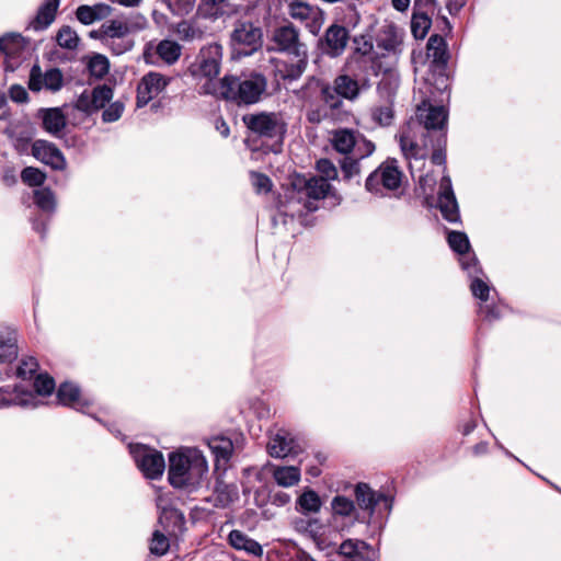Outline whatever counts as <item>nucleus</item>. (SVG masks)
<instances>
[{
	"mask_svg": "<svg viewBox=\"0 0 561 561\" xmlns=\"http://www.w3.org/2000/svg\"><path fill=\"white\" fill-rule=\"evenodd\" d=\"M58 401L67 407L83 411L89 405L87 400L81 399L79 388L71 382H64L57 390Z\"/></svg>",
	"mask_w": 561,
	"mask_h": 561,
	"instance_id": "cd10ccee",
	"label": "nucleus"
},
{
	"mask_svg": "<svg viewBox=\"0 0 561 561\" xmlns=\"http://www.w3.org/2000/svg\"><path fill=\"white\" fill-rule=\"evenodd\" d=\"M34 202L43 210L50 211L55 208V197L49 188L34 192Z\"/></svg>",
	"mask_w": 561,
	"mask_h": 561,
	"instance_id": "3c124183",
	"label": "nucleus"
},
{
	"mask_svg": "<svg viewBox=\"0 0 561 561\" xmlns=\"http://www.w3.org/2000/svg\"><path fill=\"white\" fill-rule=\"evenodd\" d=\"M291 561H316L307 552L299 550L295 553Z\"/></svg>",
	"mask_w": 561,
	"mask_h": 561,
	"instance_id": "774afa93",
	"label": "nucleus"
},
{
	"mask_svg": "<svg viewBox=\"0 0 561 561\" xmlns=\"http://www.w3.org/2000/svg\"><path fill=\"white\" fill-rule=\"evenodd\" d=\"M157 55L168 65L175 64L182 54V47L174 41L163 39L156 47Z\"/></svg>",
	"mask_w": 561,
	"mask_h": 561,
	"instance_id": "473e14b6",
	"label": "nucleus"
},
{
	"mask_svg": "<svg viewBox=\"0 0 561 561\" xmlns=\"http://www.w3.org/2000/svg\"><path fill=\"white\" fill-rule=\"evenodd\" d=\"M428 152L432 150L431 160L434 164L442 165L446 162L445 147L446 133H436L435 138L427 139Z\"/></svg>",
	"mask_w": 561,
	"mask_h": 561,
	"instance_id": "f704fd0d",
	"label": "nucleus"
},
{
	"mask_svg": "<svg viewBox=\"0 0 561 561\" xmlns=\"http://www.w3.org/2000/svg\"><path fill=\"white\" fill-rule=\"evenodd\" d=\"M32 154L35 159L49 165L54 170H64L66 159L59 148L47 140L37 139L32 145Z\"/></svg>",
	"mask_w": 561,
	"mask_h": 561,
	"instance_id": "dca6fc26",
	"label": "nucleus"
},
{
	"mask_svg": "<svg viewBox=\"0 0 561 561\" xmlns=\"http://www.w3.org/2000/svg\"><path fill=\"white\" fill-rule=\"evenodd\" d=\"M371 548L367 542L359 539H346L339 547V554L346 558V560L366 553Z\"/></svg>",
	"mask_w": 561,
	"mask_h": 561,
	"instance_id": "79ce46f5",
	"label": "nucleus"
},
{
	"mask_svg": "<svg viewBox=\"0 0 561 561\" xmlns=\"http://www.w3.org/2000/svg\"><path fill=\"white\" fill-rule=\"evenodd\" d=\"M229 542L233 548L244 550L256 557L263 553L262 546L240 530H232L229 534Z\"/></svg>",
	"mask_w": 561,
	"mask_h": 561,
	"instance_id": "2f4dec72",
	"label": "nucleus"
},
{
	"mask_svg": "<svg viewBox=\"0 0 561 561\" xmlns=\"http://www.w3.org/2000/svg\"><path fill=\"white\" fill-rule=\"evenodd\" d=\"M242 121L249 130L261 137H282L286 131V124L276 113L247 114Z\"/></svg>",
	"mask_w": 561,
	"mask_h": 561,
	"instance_id": "9d476101",
	"label": "nucleus"
},
{
	"mask_svg": "<svg viewBox=\"0 0 561 561\" xmlns=\"http://www.w3.org/2000/svg\"><path fill=\"white\" fill-rule=\"evenodd\" d=\"M124 103L116 101L111 103L103 112L102 119L105 123H113L121 118L124 112Z\"/></svg>",
	"mask_w": 561,
	"mask_h": 561,
	"instance_id": "13d9d810",
	"label": "nucleus"
},
{
	"mask_svg": "<svg viewBox=\"0 0 561 561\" xmlns=\"http://www.w3.org/2000/svg\"><path fill=\"white\" fill-rule=\"evenodd\" d=\"M112 12V8L105 3L94 5H79L76 10V18L84 25H90L96 21L106 19Z\"/></svg>",
	"mask_w": 561,
	"mask_h": 561,
	"instance_id": "a878e982",
	"label": "nucleus"
},
{
	"mask_svg": "<svg viewBox=\"0 0 561 561\" xmlns=\"http://www.w3.org/2000/svg\"><path fill=\"white\" fill-rule=\"evenodd\" d=\"M447 113L443 106H419L416 122L409 126L408 131L400 135V148L409 160V167L413 174L414 164L421 170L428 157L427 139L435 138V134L446 133Z\"/></svg>",
	"mask_w": 561,
	"mask_h": 561,
	"instance_id": "f03ea898",
	"label": "nucleus"
},
{
	"mask_svg": "<svg viewBox=\"0 0 561 561\" xmlns=\"http://www.w3.org/2000/svg\"><path fill=\"white\" fill-rule=\"evenodd\" d=\"M348 39L350 33L345 26L332 24L327 28L320 46L325 55L339 57L344 53Z\"/></svg>",
	"mask_w": 561,
	"mask_h": 561,
	"instance_id": "2eb2a0df",
	"label": "nucleus"
},
{
	"mask_svg": "<svg viewBox=\"0 0 561 561\" xmlns=\"http://www.w3.org/2000/svg\"><path fill=\"white\" fill-rule=\"evenodd\" d=\"M59 4L60 0H45L31 22V27L34 31L46 30L55 21Z\"/></svg>",
	"mask_w": 561,
	"mask_h": 561,
	"instance_id": "393cba45",
	"label": "nucleus"
},
{
	"mask_svg": "<svg viewBox=\"0 0 561 561\" xmlns=\"http://www.w3.org/2000/svg\"><path fill=\"white\" fill-rule=\"evenodd\" d=\"M26 42L21 34L2 35V54L5 55V70L13 71L21 62Z\"/></svg>",
	"mask_w": 561,
	"mask_h": 561,
	"instance_id": "f3484780",
	"label": "nucleus"
},
{
	"mask_svg": "<svg viewBox=\"0 0 561 561\" xmlns=\"http://www.w3.org/2000/svg\"><path fill=\"white\" fill-rule=\"evenodd\" d=\"M158 507L160 508V516L159 522L161 524L170 525L172 524L175 528H181L185 523L184 514L171 506V505H161L159 504Z\"/></svg>",
	"mask_w": 561,
	"mask_h": 561,
	"instance_id": "a19ab883",
	"label": "nucleus"
},
{
	"mask_svg": "<svg viewBox=\"0 0 561 561\" xmlns=\"http://www.w3.org/2000/svg\"><path fill=\"white\" fill-rule=\"evenodd\" d=\"M360 93L358 81L347 75H340L333 82L310 77L297 92L306 108V118L318 125L325 121H340L345 114L344 100L354 102Z\"/></svg>",
	"mask_w": 561,
	"mask_h": 561,
	"instance_id": "f257e3e1",
	"label": "nucleus"
},
{
	"mask_svg": "<svg viewBox=\"0 0 561 561\" xmlns=\"http://www.w3.org/2000/svg\"><path fill=\"white\" fill-rule=\"evenodd\" d=\"M88 69L91 76L96 79H102L107 75L110 69L108 59L100 54L92 56L88 62Z\"/></svg>",
	"mask_w": 561,
	"mask_h": 561,
	"instance_id": "49530a36",
	"label": "nucleus"
},
{
	"mask_svg": "<svg viewBox=\"0 0 561 561\" xmlns=\"http://www.w3.org/2000/svg\"><path fill=\"white\" fill-rule=\"evenodd\" d=\"M34 389L41 396H49L55 389V380L48 374H39L35 378Z\"/></svg>",
	"mask_w": 561,
	"mask_h": 561,
	"instance_id": "5fc2aeb1",
	"label": "nucleus"
},
{
	"mask_svg": "<svg viewBox=\"0 0 561 561\" xmlns=\"http://www.w3.org/2000/svg\"><path fill=\"white\" fill-rule=\"evenodd\" d=\"M399 88V79L385 77L377 87L378 94L382 102L371 108L373 121L381 126H390L394 119L393 103Z\"/></svg>",
	"mask_w": 561,
	"mask_h": 561,
	"instance_id": "6e6552de",
	"label": "nucleus"
},
{
	"mask_svg": "<svg viewBox=\"0 0 561 561\" xmlns=\"http://www.w3.org/2000/svg\"><path fill=\"white\" fill-rule=\"evenodd\" d=\"M252 184L257 193H267L272 188V182L268 176L262 173H251Z\"/></svg>",
	"mask_w": 561,
	"mask_h": 561,
	"instance_id": "052dcab7",
	"label": "nucleus"
},
{
	"mask_svg": "<svg viewBox=\"0 0 561 561\" xmlns=\"http://www.w3.org/2000/svg\"><path fill=\"white\" fill-rule=\"evenodd\" d=\"M101 33H103V42H105L130 35V26L126 21L111 20L101 25Z\"/></svg>",
	"mask_w": 561,
	"mask_h": 561,
	"instance_id": "72a5a7b5",
	"label": "nucleus"
},
{
	"mask_svg": "<svg viewBox=\"0 0 561 561\" xmlns=\"http://www.w3.org/2000/svg\"><path fill=\"white\" fill-rule=\"evenodd\" d=\"M169 83V79L158 72L147 73L138 85L137 103L145 105L156 98Z\"/></svg>",
	"mask_w": 561,
	"mask_h": 561,
	"instance_id": "6ab92c4d",
	"label": "nucleus"
},
{
	"mask_svg": "<svg viewBox=\"0 0 561 561\" xmlns=\"http://www.w3.org/2000/svg\"><path fill=\"white\" fill-rule=\"evenodd\" d=\"M215 505L227 507L239 499L238 486L234 483H227L221 478H217L214 486Z\"/></svg>",
	"mask_w": 561,
	"mask_h": 561,
	"instance_id": "c756f323",
	"label": "nucleus"
},
{
	"mask_svg": "<svg viewBox=\"0 0 561 561\" xmlns=\"http://www.w3.org/2000/svg\"><path fill=\"white\" fill-rule=\"evenodd\" d=\"M267 50L296 59L295 64L287 67L285 78L296 80L305 72L308 65V47L300 38L299 28L291 22L285 21L272 30Z\"/></svg>",
	"mask_w": 561,
	"mask_h": 561,
	"instance_id": "20e7f679",
	"label": "nucleus"
},
{
	"mask_svg": "<svg viewBox=\"0 0 561 561\" xmlns=\"http://www.w3.org/2000/svg\"><path fill=\"white\" fill-rule=\"evenodd\" d=\"M427 57L438 67H445L449 59L447 44L443 36L433 34L427 42Z\"/></svg>",
	"mask_w": 561,
	"mask_h": 561,
	"instance_id": "7c9ffc66",
	"label": "nucleus"
},
{
	"mask_svg": "<svg viewBox=\"0 0 561 561\" xmlns=\"http://www.w3.org/2000/svg\"><path fill=\"white\" fill-rule=\"evenodd\" d=\"M9 96L16 103H26L28 101V93L26 89L20 84H13L9 89Z\"/></svg>",
	"mask_w": 561,
	"mask_h": 561,
	"instance_id": "338daca9",
	"label": "nucleus"
},
{
	"mask_svg": "<svg viewBox=\"0 0 561 561\" xmlns=\"http://www.w3.org/2000/svg\"><path fill=\"white\" fill-rule=\"evenodd\" d=\"M210 449L217 457L229 459L232 453V443L227 438H215L209 443Z\"/></svg>",
	"mask_w": 561,
	"mask_h": 561,
	"instance_id": "6e6d98bb",
	"label": "nucleus"
},
{
	"mask_svg": "<svg viewBox=\"0 0 561 561\" xmlns=\"http://www.w3.org/2000/svg\"><path fill=\"white\" fill-rule=\"evenodd\" d=\"M170 542L168 537L159 530L152 534L150 541V552L156 556H163L168 552Z\"/></svg>",
	"mask_w": 561,
	"mask_h": 561,
	"instance_id": "603ef678",
	"label": "nucleus"
},
{
	"mask_svg": "<svg viewBox=\"0 0 561 561\" xmlns=\"http://www.w3.org/2000/svg\"><path fill=\"white\" fill-rule=\"evenodd\" d=\"M75 107L85 114H92L95 112L92 103V95L90 92L84 91L77 100Z\"/></svg>",
	"mask_w": 561,
	"mask_h": 561,
	"instance_id": "e2e57ef3",
	"label": "nucleus"
},
{
	"mask_svg": "<svg viewBox=\"0 0 561 561\" xmlns=\"http://www.w3.org/2000/svg\"><path fill=\"white\" fill-rule=\"evenodd\" d=\"M273 477L275 481L282 486H293L297 484L300 480V470L297 467H277Z\"/></svg>",
	"mask_w": 561,
	"mask_h": 561,
	"instance_id": "4c0bfd02",
	"label": "nucleus"
},
{
	"mask_svg": "<svg viewBox=\"0 0 561 561\" xmlns=\"http://www.w3.org/2000/svg\"><path fill=\"white\" fill-rule=\"evenodd\" d=\"M438 207L443 217L456 222L459 219L458 204L453 192L451 181L449 176H443L439 184Z\"/></svg>",
	"mask_w": 561,
	"mask_h": 561,
	"instance_id": "a211bd4d",
	"label": "nucleus"
},
{
	"mask_svg": "<svg viewBox=\"0 0 561 561\" xmlns=\"http://www.w3.org/2000/svg\"><path fill=\"white\" fill-rule=\"evenodd\" d=\"M38 116L42 118L44 129L53 136H60L67 125V119L61 108H41Z\"/></svg>",
	"mask_w": 561,
	"mask_h": 561,
	"instance_id": "b1692460",
	"label": "nucleus"
},
{
	"mask_svg": "<svg viewBox=\"0 0 561 561\" xmlns=\"http://www.w3.org/2000/svg\"><path fill=\"white\" fill-rule=\"evenodd\" d=\"M331 507L335 516L351 517L356 514L353 501L342 495L333 497Z\"/></svg>",
	"mask_w": 561,
	"mask_h": 561,
	"instance_id": "a18cd8bd",
	"label": "nucleus"
},
{
	"mask_svg": "<svg viewBox=\"0 0 561 561\" xmlns=\"http://www.w3.org/2000/svg\"><path fill=\"white\" fill-rule=\"evenodd\" d=\"M174 33L184 42L201 39L204 35V32L197 26V24L190 20L179 22L174 27Z\"/></svg>",
	"mask_w": 561,
	"mask_h": 561,
	"instance_id": "e433bc0d",
	"label": "nucleus"
},
{
	"mask_svg": "<svg viewBox=\"0 0 561 561\" xmlns=\"http://www.w3.org/2000/svg\"><path fill=\"white\" fill-rule=\"evenodd\" d=\"M437 7L436 0H414L413 13L432 15Z\"/></svg>",
	"mask_w": 561,
	"mask_h": 561,
	"instance_id": "0e129e2a",
	"label": "nucleus"
},
{
	"mask_svg": "<svg viewBox=\"0 0 561 561\" xmlns=\"http://www.w3.org/2000/svg\"><path fill=\"white\" fill-rule=\"evenodd\" d=\"M174 14L187 13L195 0H160Z\"/></svg>",
	"mask_w": 561,
	"mask_h": 561,
	"instance_id": "bf43d9fd",
	"label": "nucleus"
},
{
	"mask_svg": "<svg viewBox=\"0 0 561 561\" xmlns=\"http://www.w3.org/2000/svg\"><path fill=\"white\" fill-rule=\"evenodd\" d=\"M402 172L396 159H387L366 180V188L369 192L379 193L383 187L389 191L397 190L402 181Z\"/></svg>",
	"mask_w": 561,
	"mask_h": 561,
	"instance_id": "1a4fd4ad",
	"label": "nucleus"
},
{
	"mask_svg": "<svg viewBox=\"0 0 561 561\" xmlns=\"http://www.w3.org/2000/svg\"><path fill=\"white\" fill-rule=\"evenodd\" d=\"M355 53L362 56H367L371 53L374 45L370 38L366 36H359L354 38Z\"/></svg>",
	"mask_w": 561,
	"mask_h": 561,
	"instance_id": "69168bd1",
	"label": "nucleus"
},
{
	"mask_svg": "<svg viewBox=\"0 0 561 561\" xmlns=\"http://www.w3.org/2000/svg\"><path fill=\"white\" fill-rule=\"evenodd\" d=\"M64 85V75L59 68H50L43 72L38 64H35L30 71L28 89L33 92H39L46 89L53 93L61 90Z\"/></svg>",
	"mask_w": 561,
	"mask_h": 561,
	"instance_id": "ddd939ff",
	"label": "nucleus"
},
{
	"mask_svg": "<svg viewBox=\"0 0 561 561\" xmlns=\"http://www.w3.org/2000/svg\"><path fill=\"white\" fill-rule=\"evenodd\" d=\"M222 47L219 44H209L203 47L193 66L192 73L207 79L206 82H215L214 79L220 72Z\"/></svg>",
	"mask_w": 561,
	"mask_h": 561,
	"instance_id": "9b49d317",
	"label": "nucleus"
},
{
	"mask_svg": "<svg viewBox=\"0 0 561 561\" xmlns=\"http://www.w3.org/2000/svg\"><path fill=\"white\" fill-rule=\"evenodd\" d=\"M207 471V461L196 448L172 453L169 457L168 480L176 489H196Z\"/></svg>",
	"mask_w": 561,
	"mask_h": 561,
	"instance_id": "39448f33",
	"label": "nucleus"
},
{
	"mask_svg": "<svg viewBox=\"0 0 561 561\" xmlns=\"http://www.w3.org/2000/svg\"><path fill=\"white\" fill-rule=\"evenodd\" d=\"M90 93L95 112L103 108L113 98V90L106 84L95 87Z\"/></svg>",
	"mask_w": 561,
	"mask_h": 561,
	"instance_id": "09e8293b",
	"label": "nucleus"
},
{
	"mask_svg": "<svg viewBox=\"0 0 561 561\" xmlns=\"http://www.w3.org/2000/svg\"><path fill=\"white\" fill-rule=\"evenodd\" d=\"M297 506L304 514L317 513L321 508V500L313 490H306L298 497Z\"/></svg>",
	"mask_w": 561,
	"mask_h": 561,
	"instance_id": "ea45409f",
	"label": "nucleus"
},
{
	"mask_svg": "<svg viewBox=\"0 0 561 561\" xmlns=\"http://www.w3.org/2000/svg\"><path fill=\"white\" fill-rule=\"evenodd\" d=\"M403 43V32L394 24L385 25L378 36L377 45L387 53L399 54Z\"/></svg>",
	"mask_w": 561,
	"mask_h": 561,
	"instance_id": "4be33fe9",
	"label": "nucleus"
},
{
	"mask_svg": "<svg viewBox=\"0 0 561 561\" xmlns=\"http://www.w3.org/2000/svg\"><path fill=\"white\" fill-rule=\"evenodd\" d=\"M448 244L449 247L460 254L462 257L460 259V264L463 270L466 271H473L476 270L478 260L474 255H469L470 251V242L465 232L460 231H450L448 233Z\"/></svg>",
	"mask_w": 561,
	"mask_h": 561,
	"instance_id": "412c9836",
	"label": "nucleus"
},
{
	"mask_svg": "<svg viewBox=\"0 0 561 561\" xmlns=\"http://www.w3.org/2000/svg\"><path fill=\"white\" fill-rule=\"evenodd\" d=\"M432 15L413 13L411 19V32L416 39H423L432 26Z\"/></svg>",
	"mask_w": 561,
	"mask_h": 561,
	"instance_id": "37998d69",
	"label": "nucleus"
},
{
	"mask_svg": "<svg viewBox=\"0 0 561 561\" xmlns=\"http://www.w3.org/2000/svg\"><path fill=\"white\" fill-rule=\"evenodd\" d=\"M133 453L137 467L146 478L154 480L162 476L165 461L160 451L146 446H138Z\"/></svg>",
	"mask_w": 561,
	"mask_h": 561,
	"instance_id": "f8f14e48",
	"label": "nucleus"
},
{
	"mask_svg": "<svg viewBox=\"0 0 561 561\" xmlns=\"http://www.w3.org/2000/svg\"><path fill=\"white\" fill-rule=\"evenodd\" d=\"M5 134L19 153L26 152L32 139V128L27 122L10 124L5 129Z\"/></svg>",
	"mask_w": 561,
	"mask_h": 561,
	"instance_id": "5701e85b",
	"label": "nucleus"
},
{
	"mask_svg": "<svg viewBox=\"0 0 561 561\" xmlns=\"http://www.w3.org/2000/svg\"><path fill=\"white\" fill-rule=\"evenodd\" d=\"M355 497L358 506L368 512L369 517L373 515L379 501L386 500L383 494L375 493L366 483H358L355 488Z\"/></svg>",
	"mask_w": 561,
	"mask_h": 561,
	"instance_id": "c85d7f7f",
	"label": "nucleus"
},
{
	"mask_svg": "<svg viewBox=\"0 0 561 561\" xmlns=\"http://www.w3.org/2000/svg\"><path fill=\"white\" fill-rule=\"evenodd\" d=\"M104 43L115 55H122L130 50L134 46V41L130 35L107 39Z\"/></svg>",
	"mask_w": 561,
	"mask_h": 561,
	"instance_id": "864d4df0",
	"label": "nucleus"
},
{
	"mask_svg": "<svg viewBox=\"0 0 561 561\" xmlns=\"http://www.w3.org/2000/svg\"><path fill=\"white\" fill-rule=\"evenodd\" d=\"M16 331L11 327H5L2 331V364L8 363L5 375L8 378L16 377L21 380L31 379L37 371L39 365L35 357L28 356L22 358L14 367L12 362L18 357Z\"/></svg>",
	"mask_w": 561,
	"mask_h": 561,
	"instance_id": "423d86ee",
	"label": "nucleus"
},
{
	"mask_svg": "<svg viewBox=\"0 0 561 561\" xmlns=\"http://www.w3.org/2000/svg\"><path fill=\"white\" fill-rule=\"evenodd\" d=\"M267 78L262 72L252 70L240 75H226L218 82H205L204 94H211L237 106L259 103L266 94Z\"/></svg>",
	"mask_w": 561,
	"mask_h": 561,
	"instance_id": "7ed1b4c3",
	"label": "nucleus"
},
{
	"mask_svg": "<svg viewBox=\"0 0 561 561\" xmlns=\"http://www.w3.org/2000/svg\"><path fill=\"white\" fill-rule=\"evenodd\" d=\"M231 37L236 45L247 47L248 50H244V54H249L261 46L262 30L252 23H240L236 26Z\"/></svg>",
	"mask_w": 561,
	"mask_h": 561,
	"instance_id": "aec40b11",
	"label": "nucleus"
},
{
	"mask_svg": "<svg viewBox=\"0 0 561 561\" xmlns=\"http://www.w3.org/2000/svg\"><path fill=\"white\" fill-rule=\"evenodd\" d=\"M363 159L364 158L356 157L355 154L343 157L340 161V167L345 180H351L352 178L359 175V161Z\"/></svg>",
	"mask_w": 561,
	"mask_h": 561,
	"instance_id": "de8ad7c7",
	"label": "nucleus"
},
{
	"mask_svg": "<svg viewBox=\"0 0 561 561\" xmlns=\"http://www.w3.org/2000/svg\"><path fill=\"white\" fill-rule=\"evenodd\" d=\"M329 141L332 148L343 157L355 154L367 158L376 149L375 144L364 135L350 128H337L330 133Z\"/></svg>",
	"mask_w": 561,
	"mask_h": 561,
	"instance_id": "0eeeda50",
	"label": "nucleus"
},
{
	"mask_svg": "<svg viewBox=\"0 0 561 561\" xmlns=\"http://www.w3.org/2000/svg\"><path fill=\"white\" fill-rule=\"evenodd\" d=\"M317 170L327 182L337 178V169L329 159H320L317 161Z\"/></svg>",
	"mask_w": 561,
	"mask_h": 561,
	"instance_id": "4d7b16f0",
	"label": "nucleus"
},
{
	"mask_svg": "<svg viewBox=\"0 0 561 561\" xmlns=\"http://www.w3.org/2000/svg\"><path fill=\"white\" fill-rule=\"evenodd\" d=\"M300 192H302L306 196L320 199L324 198L331 185L323 178H310V179H299L295 184Z\"/></svg>",
	"mask_w": 561,
	"mask_h": 561,
	"instance_id": "bb28decb",
	"label": "nucleus"
},
{
	"mask_svg": "<svg viewBox=\"0 0 561 561\" xmlns=\"http://www.w3.org/2000/svg\"><path fill=\"white\" fill-rule=\"evenodd\" d=\"M471 290L474 297L486 301L489 299L490 287L480 278H474L471 283Z\"/></svg>",
	"mask_w": 561,
	"mask_h": 561,
	"instance_id": "680f3d73",
	"label": "nucleus"
},
{
	"mask_svg": "<svg viewBox=\"0 0 561 561\" xmlns=\"http://www.w3.org/2000/svg\"><path fill=\"white\" fill-rule=\"evenodd\" d=\"M55 39L59 47L68 50L77 49L80 43L78 33L69 25H62L57 31Z\"/></svg>",
	"mask_w": 561,
	"mask_h": 561,
	"instance_id": "c9c22d12",
	"label": "nucleus"
},
{
	"mask_svg": "<svg viewBox=\"0 0 561 561\" xmlns=\"http://www.w3.org/2000/svg\"><path fill=\"white\" fill-rule=\"evenodd\" d=\"M21 180L30 186H41L46 180V174L37 168L26 167L21 172Z\"/></svg>",
	"mask_w": 561,
	"mask_h": 561,
	"instance_id": "8fccbe9b",
	"label": "nucleus"
},
{
	"mask_svg": "<svg viewBox=\"0 0 561 561\" xmlns=\"http://www.w3.org/2000/svg\"><path fill=\"white\" fill-rule=\"evenodd\" d=\"M293 440L287 439L283 434H276L268 443L267 449L272 457L283 458L293 450Z\"/></svg>",
	"mask_w": 561,
	"mask_h": 561,
	"instance_id": "58836bf2",
	"label": "nucleus"
},
{
	"mask_svg": "<svg viewBox=\"0 0 561 561\" xmlns=\"http://www.w3.org/2000/svg\"><path fill=\"white\" fill-rule=\"evenodd\" d=\"M13 389H14V392H15L14 396H11V394L4 396V394H2V399H1L2 407L3 405H11V404L24 407V405H28L34 400V397H33L31 391L23 390V389H21L16 385H13ZM4 392L5 391L2 389V393H4Z\"/></svg>",
	"mask_w": 561,
	"mask_h": 561,
	"instance_id": "c03bdc74",
	"label": "nucleus"
},
{
	"mask_svg": "<svg viewBox=\"0 0 561 561\" xmlns=\"http://www.w3.org/2000/svg\"><path fill=\"white\" fill-rule=\"evenodd\" d=\"M288 14L291 19L305 22L312 34H317L323 21V12L317 5L302 0H293L288 3Z\"/></svg>",
	"mask_w": 561,
	"mask_h": 561,
	"instance_id": "4468645a",
	"label": "nucleus"
}]
</instances>
